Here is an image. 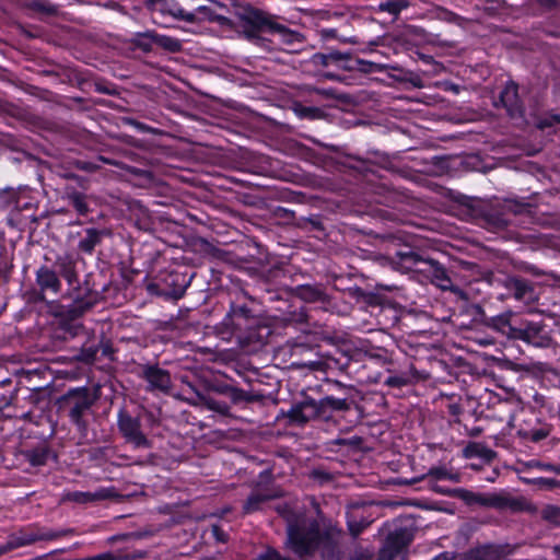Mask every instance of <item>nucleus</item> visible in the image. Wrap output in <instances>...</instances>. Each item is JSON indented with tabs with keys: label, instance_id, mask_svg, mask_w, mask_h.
<instances>
[{
	"label": "nucleus",
	"instance_id": "f257e3e1",
	"mask_svg": "<svg viewBox=\"0 0 560 560\" xmlns=\"http://www.w3.org/2000/svg\"><path fill=\"white\" fill-rule=\"evenodd\" d=\"M341 530L329 526L324 532L317 520L299 516L287 526L285 547L299 558L312 556L318 548L326 558L339 555Z\"/></svg>",
	"mask_w": 560,
	"mask_h": 560
},
{
	"label": "nucleus",
	"instance_id": "f03ea898",
	"mask_svg": "<svg viewBox=\"0 0 560 560\" xmlns=\"http://www.w3.org/2000/svg\"><path fill=\"white\" fill-rule=\"evenodd\" d=\"M351 404L345 398L326 396L319 400L304 395L303 399L291 405L290 409L281 410L278 418L288 420L289 425L304 427L312 421H331L334 411H348Z\"/></svg>",
	"mask_w": 560,
	"mask_h": 560
},
{
	"label": "nucleus",
	"instance_id": "7ed1b4c3",
	"mask_svg": "<svg viewBox=\"0 0 560 560\" xmlns=\"http://www.w3.org/2000/svg\"><path fill=\"white\" fill-rule=\"evenodd\" d=\"M236 32L253 43H258L262 38L261 33H270L275 24V15L257 9L250 4L241 7L235 12Z\"/></svg>",
	"mask_w": 560,
	"mask_h": 560
},
{
	"label": "nucleus",
	"instance_id": "20e7f679",
	"mask_svg": "<svg viewBox=\"0 0 560 560\" xmlns=\"http://www.w3.org/2000/svg\"><path fill=\"white\" fill-rule=\"evenodd\" d=\"M262 318L246 304L232 302L230 310L218 326L220 334H230L237 339L253 325L258 324Z\"/></svg>",
	"mask_w": 560,
	"mask_h": 560
},
{
	"label": "nucleus",
	"instance_id": "39448f33",
	"mask_svg": "<svg viewBox=\"0 0 560 560\" xmlns=\"http://www.w3.org/2000/svg\"><path fill=\"white\" fill-rule=\"evenodd\" d=\"M465 206L474 219L489 229L503 230L510 224V219L505 217L502 203L469 199Z\"/></svg>",
	"mask_w": 560,
	"mask_h": 560
},
{
	"label": "nucleus",
	"instance_id": "423d86ee",
	"mask_svg": "<svg viewBox=\"0 0 560 560\" xmlns=\"http://www.w3.org/2000/svg\"><path fill=\"white\" fill-rule=\"evenodd\" d=\"M514 339L538 348H548L552 343V337L546 324L526 319L518 323L516 330H514Z\"/></svg>",
	"mask_w": 560,
	"mask_h": 560
},
{
	"label": "nucleus",
	"instance_id": "0eeeda50",
	"mask_svg": "<svg viewBox=\"0 0 560 560\" xmlns=\"http://www.w3.org/2000/svg\"><path fill=\"white\" fill-rule=\"evenodd\" d=\"M421 273L430 278L431 282L443 291H451L462 300H468V294L454 284L446 268L438 260L429 258L427 266L421 267Z\"/></svg>",
	"mask_w": 560,
	"mask_h": 560
},
{
	"label": "nucleus",
	"instance_id": "6e6552de",
	"mask_svg": "<svg viewBox=\"0 0 560 560\" xmlns=\"http://www.w3.org/2000/svg\"><path fill=\"white\" fill-rule=\"evenodd\" d=\"M493 105L495 107L501 105L511 119H523L525 116V107L518 95V85L513 81L505 84Z\"/></svg>",
	"mask_w": 560,
	"mask_h": 560
},
{
	"label": "nucleus",
	"instance_id": "1a4fd4ad",
	"mask_svg": "<svg viewBox=\"0 0 560 560\" xmlns=\"http://www.w3.org/2000/svg\"><path fill=\"white\" fill-rule=\"evenodd\" d=\"M389 260L393 267L401 272H421V267L427 266L429 262V258H423L408 246L395 252L389 257Z\"/></svg>",
	"mask_w": 560,
	"mask_h": 560
},
{
	"label": "nucleus",
	"instance_id": "9d476101",
	"mask_svg": "<svg viewBox=\"0 0 560 560\" xmlns=\"http://www.w3.org/2000/svg\"><path fill=\"white\" fill-rule=\"evenodd\" d=\"M271 334V327L262 319L243 332L236 340L243 349L257 351L267 343Z\"/></svg>",
	"mask_w": 560,
	"mask_h": 560
},
{
	"label": "nucleus",
	"instance_id": "9b49d317",
	"mask_svg": "<svg viewBox=\"0 0 560 560\" xmlns=\"http://www.w3.org/2000/svg\"><path fill=\"white\" fill-rule=\"evenodd\" d=\"M310 62L315 67L335 66L343 71H354L352 66V54L350 51H339L336 49H327L325 52L314 54Z\"/></svg>",
	"mask_w": 560,
	"mask_h": 560
},
{
	"label": "nucleus",
	"instance_id": "f8f14e48",
	"mask_svg": "<svg viewBox=\"0 0 560 560\" xmlns=\"http://www.w3.org/2000/svg\"><path fill=\"white\" fill-rule=\"evenodd\" d=\"M413 540V533L407 527H399L390 532L385 540L384 548L381 550V560L388 555V560L406 549Z\"/></svg>",
	"mask_w": 560,
	"mask_h": 560
},
{
	"label": "nucleus",
	"instance_id": "ddd939ff",
	"mask_svg": "<svg viewBox=\"0 0 560 560\" xmlns=\"http://www.w3.org/2000/svg\"><path fill=\"white\" fill-rule=\"evenodd\" d=\"M118 428L126 441L133 447H149V441L140 430L139 420L120 411L118 415Z\"/></svg>",
	"mask_w": 560,
	"mask_h": 560
},
{
	"label": "nucleus",
	"instance_id": "4468645a",
	"mask_svg": "<svg viewBox=\"0 0 560 560\" xmlns=\"http://www.w3.org/2000/svg\"><path fill=\"white\" fill-rule=\"evenodd\" d=\"M183 243H179L177 241V248L178 247H187L194 253L201 254L203 256L218 259V260H226L229 253L224 249L213 245L212 243L208 242L206 238L202 237H188V236H182Z\"/></svg>",
	"mask_w": 560,
	"mask_h": 560
},
{
	"label": "nucleus",
	"instance_id": "2eb2a0df",
	"mask_svg": "<svg viewBox=\"0 0 560 560\" xmlns=\"http://www.w3.org/2000/svg\"><path fill=\"white\" fill-rule=\"evenodd\" d=\"M502 284L517 301L529 303L535 299L534 287L524 278L508 276L502 280Z\"/></svg>",
	"mask_w": 560,
	"mask_h": 560
},
{
	"label": "nucleus",
	"instance_id": "dca6fc26",
	"mask_svg": "<svg viewBox=\"0 0 560 560\" xmlns=\"http://www.w3.org/2000/svg\"><path fill=\"white\" fill-rule=\"evenodd\" d=\"M196 306L186 304L179 305L177 313V338L198 337L200 335V324L195 320V316H189L196 310Z\"/></svg>",
	"mask_w": 560,
	"mask_h": 560
},
{
	"label": "nucleus",
	"instance_id": "f3484780",
	"mask_svg": "<svg viewBox=\"0 0 560 560\" xmlns=\"http://www.w3.org/2000/svg\"><path fill=\"white\" fill-rule=\"evenodd\" d=\"M277 495L272 493L271 491L265 489L261 490L259 488L254 489L250 494L247 497V499L244 501L242 511L243 514H252L257 511H260L262 505L275 499Z\"/></svg>",
	"mask_w": 560,
	"mask_h": 560
},
{
	"label": "nucleus",
	"instance_id": "a211bd4d",
	"mask_svg": "<svg viewBox=\"0 0 560 560\" xmlns=\"http://www.w3.org/2000/svg\"><path fill=\"white\" fill-rule=\"evenodd\" d=\"M180 381L179 390H177V399L198 405L205 399L197 384L188 380L187 375L177 376Z\"/></svg>",
	"mask_w": 560,
	"mask_h": 560
},
{
	"label": "nucleus",
	"instance_id": "6ab92c4d",
	"mask_svg": "<svg viewBox=\"0 0 560 560\" xmlns=\"http://www.w3.org/2000/svg\"><path fill=\"white\" fill-rule=\"evenodd\" d=\"M294 294L296 298L301 299L306 303H326L328 302V295L325 292V289L320 284L312 285V284H302L298 285L294 289Z\"/></svg>",
	"mask_w": 560,
	"mask_h": 560
},
{
	"label": "nucleus",
	"instance_id": "aec40b11",
	"mask_svg": "<svg viewBox=\"0 0 560 560\" xmlns=\"http://www.w3.org/2000/svg\"><path fill=\"white\" fill-rule=\"evenodd\" d=\"M36 282L42 291H51L57 294L61 290V282L54 270L40 267L36 272Z\"/></svg>",
	"mask_w": 560,
	"mask_h": 560
},
{
	"label": "nucleus",
	"instance_id": "412c9836",
	"mask_svg": "<svg viewBox=\"0 0 560 560\" xmlns=\"http://www.w3.org/2000/svg\"><path fill=\"white\" fill-rule=\"evenodd\" d=\"M485 324L501 332L502 335L508 336L509 338L514 339V330H516L517 325H513L511 323V313H504L492 317H487L483 319Z\"/></svg>",
	"mask_w": 560,
	"mask_h": 560
},
{
	"label": "nucleus",
	"instance_id": "4be33fe9",
	"mask_svg": "<svg viewBox=\"0 0 560 560\" xmlns=\"http://www.w3.org/2000/svg\"><path fill=\"white\" fill-rule=\"evenodd\" d=\"M489 508L498 510L522 511L524 502L502 493H489Z\"/></svg>",
	"mask_w": 560,
	"mask_h": 560
},
{
	"label": "nucleus",
	"instance_id": "5701e85b",
	"mask_svg": "<svg viewBox=\"0 0 560 560\" xmlns=\"http://www.w3.org/2000/svg\"><path fill=\"white\" fill-rule=\"evenodd\" d=\"M463 456L465 458L480 457L486 463H491L497 457V453L482 443L469 442L463 450Z\"/></svg>",
	"mask_w": 560,
	"mask_h": 560
},
{
	"label": "nucleus",
	"instance_id": "b1692460",
	"mask_svg": "<svg viewBox=\"0 0 560 560\" xmlns=\"http://www.w3.org/2000/svg\"><path fill=\"white\" fill-rule=\"evenodd\" d=\"M180 267L182 266L177 261V301L184 296L186 290L191 283V280L196 276V271L192 268L184 265L183 267L185 270L182 271L179 270Z\"/></svg>",
	"mask_w": 560,
	"mask_h": 560
},
{
	"label": "nucleus",
	"instance_id": "393cba45",
	"mask_svg": "<svg viewBox=\"0 0 560 560\" xmlns=\"http://www.w3.org/2000/svg\"><path fill=\"white\" fill-rule=\"evenodd\" d=\"M177 527H179V530L177 529V540L179 539L180 534L183 535V542L184 545H188L190 541L196 540V532H197V524L190 518H177Z\"/></svg>",
	"mask_w": 560,
	"mask_h": 560
},
{
	"label": "nucleus",
	"instance_id": "a878e982",
	"mask_svg": "<svg viewBox=\"0 0 560 560\" xmlns=\"http://www.w3.org/2000/svg\"><path fill=\"white\" fill-rule=\"evenodd\" d=\"M147 380L149 384L158 389H166L170 386V375L161 369L150 368L147 371Z\"/></svg>",
	"mask_w": 560,
	"mask_h": 560
},
{
	"label": "nucleus",
	"instance_id": "bb28decb",
	"mask_svg": "<svg viewBox=\"0 0 560 560\" xmlns=\"http://www.w3.org/2000/svg\"><path fill=\"white\" fill-rule=\"evenodd\" d=\"M229 397L235 405L241 402H258L264 399V395L260 393L245 392L241 388L234 387L229 389Z\"/></svg>",
	"mask_w": 560,
	"mask_h": 560
},
{
	"label": "nucleus",
	"instance_id": "cd10ccee",
	"mask_svg": "<svg viewBox=\"0 0 560 560\" xmlns=\"http://www.w3.org/2000/svg\"><path fill=\"white\" fill-rule=\"evenodd\" d=\"M455 498L464 500L468 504H478L489 508V494L475 493L466 489H454Z\"/></svg>",
	"mask_w": 560,
	"mask_h": 560
},
{
	"label": "nucleus",
	"instance_id": "c85d7f7f",
	"mask_svg": "<svg viewBox=\"0 0 560 560\" xmlns=\"http://www.w3.org/2000/svg\"><path fill=\"white\" fill-rule=\"evenodd\" d=\"M427 477L432 478L434 480H450L452 482L460 481V474L452 472L446 467H432L429 469Z\"/></svg>",
	"mask_w": 560,
	"mask_h": 560
},
{
	"label": "nucleus",
	"instance_id": "c756f323",
	"mask_svg": "<svg viewBox=\"0 0 560 560\" xmlns=\"http://www.w3.org/2000/svg\"><path fill=\"white\" fill-rule=\"evenodd\" d=\"M352 296L358 301L363 302L368 306H380L382 304V296L374 292H368L357 287L352 291Z\"/></svg>",
	"mask_w": 560,
	"mask_h": 560
},
{
	"label": "nucleus",
	"instance_id": "7c9ffc66",
	"mask_svg": "<svg viewBox=\"0 0 560 560\" xmlns=\"http://www.w3.org/2000/svg\"><path fill=\"white\" fill-rule=\"evenodd\" d=\"M271 34H279L282 40L287 44H292L296 40H301V35L298 32L291 31L285 25L275 22L272 25Z\"/></svg>",
	"mask_w": 560,
	"mask_h": 560
},
{
	"label": "nucleus",
	"instance_id": "2f4dec72",
	"mask_svg": "<svg viewBox=\"0 0 560 560\" xmlns=\"http://www.w3.org/2000/svg\"><path fill=\"white\" fill-rule=\"evenodd\" d=\"M109 497V492L107 490H98L95 492H74L71 494V499L77 502H90V501H97L103 500Z\"/></svg>",
	"mask_w": 560,
	"mask_h": 560
},
{
	"label": "nucleus",
	"instance_id": "473e14b6",
	"mask_svg": "<svg viewBox=\"0 0 560 560\" xmlns=\"http://www.w3.org/2000/svg\"><path fill=\"white\" fill-rule=\"evenodd\" d=\"M180 196H182V192H180L179 188L177 187V225H184L185 226V225H187V221H190V222H195V221L201 222V220H199L196 214L191 213L186 208H184V207H182L179 205V203L183 202L180 200Z\"/></svg>",
	"mask_w": 560,
	"mask_h": 560
},
{
	"label": "nucleus",
	"instance_id": "72a5a7b5",
	"mask_svg": "<svg viewBox=\"0 0 560 560\" xmlns=\"http://www.w3.org/2000/svg\"><path fill=\"white\" fill-rule=\"evenodd\" d=\"M100 242V233L94 229H89L86 231V236L80 241L79 247L80 249L91 253L95 245Z\"/></svg>",
	"mask_w": 560,
	"mask_h": 560
},
{
	"label": "nucleus",
	"instance_id": "f704fd0d",
	"mask_svg": "<svg viewBox=\"0 0 560 560\" xmlns=\"http://www.w3.org/2000/svg\"><path fill=\"white\" fill-rule=\"evenodd\" d=\"M407 0H389L386 2H382L378 5L380 11L388 12L393 15H398L401 10L406 9L408 7Z\"/></svg>",
	"mask_w": 560,
	"mask_h": 560
},
{
	"label": "nucleus",
	"instance_id": "c9c22d12",
	"mask_svg": "<svg viewBox=\"0 0 560 560\" xmlns=\"http://www.w3.org/2000/svg\"><path fill=\"white\" fill-rule=\"evenodd\" d=\"M206 7L199 5L195 11L187 12L184 9H177V20H184L189 23H196L201 20L200 14H206Z\"/></svg>",
	"mask_w": 560,
	"mask_h": 560
},
{
	"label": "nucleus",
	"instance_id": "e433bc0d",
	"mask_svg": "<svg viewBox=\"0 0 560 560\" xmlns=\"http://www.w3.org/2000/svg\"><path fill=\"white\" fill-rule=\"evenodd\" d=\"M362 443H363V439L358 435H354L351 438H338V439L331 440L329 442V444L332 446H346L351 450L359 448L362 445Z\"/></svg>",
	"mask_w": 560,
	"mask_h": 560
},
{
	"label": "nucleus",
	"instance_id": "4c0bfd02",
	"mask_svg": "<svg viewBox=\"0 0 560 560\" xmlns=\"http://www.w3.org/2000/svg\"><path fill=\"white\" fill-rule=\"evenodd\" d=\"M370 524L371 522L363 517L361 520L349 518L347 522L349 533L353 538H357Z\"/></svg>",
	"mask_w": 560,
	"mask_h": 560
},
{
	"label": "nucleus",
	"instance_id": "58836bf2",
	"mask_svg": "<svg viewBox=\"0 0 560 560\" xmlns=\"http://www.w3.org/2000/svg\"><path fill=\"white\" fill-rule=\"evenodd\" d=\"M502 207L505 212V217L509 218L510 214L517 215L524 213L528 205L511 199L502 202Z\"/></svg>",
	"mask_w": 560,
	"mask_h": 560
},
{
	"label": "nucleus",
	"instance_id": "ea45409f",
	"mask_svg": "<svg viewBox=\"0 0 560 560\" xmlns=\"http://www.w3.org/2000/svg\"><path fill=\"white\" fill-rule=\"evenodd\" d=\"M295 113L301 118L318 119L323 117V110L314 106H302L295 107Z\"/></svg>",
	"mask_w": 560,
	"mask_h": 560
},
{
	"label": "nucleus",
	"instance_id": "a19ab883",
	"mask_svg": "<svg viewBox=\"0 0 560 560\" xmlns=\"http://www.w3.org/2000/svg\"><path fill=\"white\" fill-rule=\"evenodd\" d=\"M200 404L206 405L210 410L217 411L221 415H228L230 410V407L225 402L211 397L205 396V399H202Z\"/></svg>",
	"mask_w": 560,
	"mask_h": 560
},
{
	"label": "nucleus",
	"instance_id": "79ce46f5",
	"mask_svg": "<svg viewBox=\"0 0 560 560\" xmlns=\"http://www.w3.org/2000/svg\"><path fill=\"white\" fill-rule=\"evenodd\" d=\"M352 66L355 67L354 71H361L363 73H370L378 69V65L363 59H352Z\"/></svg>",
	"mask_w": 560,
	"mask_h": 560
},
{
	"label": "nucleus",
	"instance_id": "37998d69",
	"mask_svg": "<svg viewBox=\"0 0 560 560\" xmlns=\"http://www.w3.org/2000/svg\"><path fill=\"white\" fill-rule=\"evenodd\" d=\"M462 560H495L490 552L477 549L465 553Z\"/></svg>",
	"mask_w": 560,
	"mask_h": 560
},
{
	"label": "nucleus",
	"instance_id": "c03bdc74",
	"mask_svg": "<svg viewBox=\"0 0 560 560\" xmlns=\"http://www.w3.org/2000/svg\"><path fill=\"white\" fill-rule=\"evenodd\" d=\"M73 208L80 213L85 214L89 211L84 197L81 194H73L70 196Z\"/></svg>",
	"mask_w": 560,
	"mask_h": 560
},
{
	"label": "nucleus",
	"instance_id": "a18cd8bd",
	"mask_svg": "<svg viewBox=\"0 0 560 560\" xmlns=\"http://www.w3.org/2000/svg\"><path fill=\"white\" fill-rule=\"evenodd\" d=\"M526 466L529 468H539V469H544V470L553 471V472L560 475V465H553L550 463H542V462L533 459V460H529L526 464Z\"/></svg>",
	"mask_w": 560,
	"mask_h": 560
},
{
	"label": "nucleus",
	"instance_id": "49530a36",
	"mask_svg": "<svg viewBox=\"0 0 560 560\" xmlns=\"http://www.w3.org/2000/svg\"><path fill=\"white\" fill-rule=\"evenodd\" d=\"M385 385L394 388H401L409 384V378L404 375H393L385 380Z\"/></svg>",
	"mask_w": 560,
	"mask_h": 560
},
{
	"label": "nucleus",
	"instance_id": "de8ad7c7",
	"mask_svg": "<svg viewBox=\"0 0 560 560\" xmlns=\"http://www.w3.org/2000/svg\"><path fill=\"white\" fill-rule=\"evenodd\" d=\"M289 322L294 324H308L310 318L305 308H301L299 312L291 314Z\"/></svg>",
	"mask_w": 560,
	"mask_h": 560
},
{
	"label": "nucleus",
	"instance_id": "09e8293b",
	"mask_svg": "<svg viewBox=\"0 0 560 560\" xmlns=\"http://www.w3.org/2000/svg\"><path fill=\"white\" fill-rule=\"evenodd\" d=\"M545 516H546L547 520H549L553 524L560 526V508H558V506H549L546 510Z\"/></svg>",
	"mask_w": 560,
	"mask_h": 560
},
{
	"label": "nucleus",
	"instance_id": "8fccbe9b",
	"mask_svg": "<svg viewBox=\"0 0 560 560\" xmlns=\"http://www.w3.org/2000/svg\"><path fill=\"white\" fill-rule=\"evenodd\" d=\"M549 434H550V430L546 429V428L532 430L529 432V440L532 442L537 443V442H540L541 440L546 439Z\"/></svg>",
	"mask_w": 560,
	"mask_h": 560
},
{
	"label": "nucleus",
	"instance_id": "3c124183",
	"mask_svg": "<svg viewBox=\"0 0 560 560\" xmlns=\"http://www.w3.org/2000/svg\"><path fill=\"white\" fill-rule=\"evenodd\" d=\"M429 488L431 490H433L434 492H436V493L444 494V495H450V497H455L454 489L453 490L445 489V488L439 486L435 480H431V479L429 480Z\"/></svg>",
	"mask_w": 560,
	"mask_h": 560
},
{
	"label": "nucleus",
	"instance_id": "603ef678",
	"mask_svg": "<svg viewBox=\"0 0 560 560\" xmlns=\"http://www.w3.org/2000/svg\"><path fill=\"white\" fill-rule=\"evenodd\" d=\"M211 533L213 537L220 542H226L229 539L228 534L219 525H212Z\"/></svg>",
	"mask_w": 560,
	"mask_h": 560
},
{
	"label": "nucleus",
	"instance_id": "864d4df0",
	"mask_svg": "<svg viewBox=\"0 0 560 560\" xmlns=\"http://www.w3.org/2000/svg\"><path fill=\"white\" fill-rule=\"evenodd\" d=\"M210 19L213 21H217L222 26H226V27L236 30V22L232 21L231 19H229L226 16L217 14V15L211 16Z\"/></svg>",
	"mask_w": 560,
	"mask_h": 560
},
{
	"label": "nucleus",
	"instance_id": "5fc2aeb1",
	"mask_svg": "<svg viewBox=\"0 0 560 560\" xmlns=\"http://www.w3.org/2000/svg\"><path fill=\"white\" fill-rule=\"evenodd\" d=\"M312 477L320 482H329L332 479L329 472L319 469H314L312 471Z\"/></svg>",
	"mask_w": 560,
	"mask_h": 560
},
{
	"label": "nucleus",
	"instance_id": "6e6d98bb",
	"mask_svg": "<svg viewBox=\"0 0 560 560\" xmlns=\"http://www.w3.org/2000/svg\"><path fill=\"white\" fill-rule=\"evenodd\" d=\"M536 483L540 485L542 487H546L548 489H552V488H556L558 480L551 479V478H539V479H537Z\"/></svg>",
	"mask_w": 560,
	"mask_h": 560
},
{
	"label": "nucleus",
	"instance_id": "4d7b16f0",
	"mask_svg": "<svg viewBox=\"0 0 560 560\" xmlns=\"http://www.w3.org/2000/svg\"><path fill=\"white\" fill-rule=\"evenodd\" d=\"M559 0H537V2L547 9H552L558 4Z\"/></svg>",
	"mask_w": 560,
	"mask_h": 560
},
{
	"label": "nucleus",
	"instance_id": "13d9d810",
	"mask_svg": "<svg viewBox=\"0 0 560 560\" xmlns=\"http://www.w3.org/2000/svg\"><path fill=\"white\" fill-rule=\"evenodd\" d=\"M232 388H233L232 385L224 384V385L217 386L215 389H217L218 393L229 397V393L228 392H229V389H232Z\"/></svg>",
	"mask_w": 560,
	"mask_h": 560
},
{
	"label": "nucleus",
	"instance_id": "bf43d9fd",
	"mask_svg": "<svg viewBox=\"0 0 560 560\" xmlns=\"http://www.w3.org/2000/svg\"><path fill=\"white\" fill-rule=\"evenodd\" d=\"M432 560H454V557L450 552H442L434 557Z\"/></svg>",
	"mask_w": 560,
	"mask_h": 560
},
{
	"label": "nucleus",
	"instance_id": "052dcab7",
	"mask_svg": "<svg viewBox=\"0 0 560 560\" xmlns=\"http://www.w3.org/2000/svg\"><path fill=\"white\" fill-rule=\"evenodd\" d=\"M450 413L453 416H458L462 412V408L457 404H453L448 406Z\"/></svg>",
	"mask_w": 560,
	"mask_h": 560
},
{
	"label": "nucleus",
	"instance_id": "680f3d73",
	"mask_svg": "<svg viewBox=\"0 0 560 560\" xmlns=\"http://www.w3.org/2000/svg\"><path fill=\"white\" fill-rule=\"evenodd\" d=\"M462 18L453 12H447L446 13V16H445V20H447L448 22H454V23H457Z\"/></svg>",
	"mask_w": 560,
	"mask_h": 560
},
{
	"label": "nucleus",
	"instance_id": "e2e57ef3",
	"mask_svg": "<svg viewBox=\"0 0 560 560\" xmlns=\"http://www.w3.org/2000/svg\"><path fill=\"white\" fill-rule=\"evenodd\" d=\"M323 77L325 79H328V80H331V81H340L341 80L340 75H338V74H336L334 72H325L323 74Z\"/></svg>",
	"mask_w": 560,
	"mask_h": 560
},
{
	"label": "nucleus",
	"instance_id": "0e129e2a",
	"mask_svg": "<svg viewBox=\"0 0 560 560\" xmlns=\"http://www.w3.org/2000/svg\"><path fill=\"white\" fill-rule=\"evenodd\" d=\"M179 182H183V183H191V179H190V178H188L187 176H184V175H182V174L177 173V184H178Z\"/></svg>",
	"mask_w": 560,
	"mask_h": 560
},
{
	"label": "nucleus",
	"instance_id": "69168bd1",
	"mask_svg": "<svg viewBox=\"0 0 560 560\" xmlns=\"http://www.w3.org/2000/svg\"><path fill=\"white\" fill-rule=\"evenodd\" d=\"M553 553L557 556L556 560H560V545H556L552 547Z\"/></svg>",
	"mask_w": 560,
	"mask_h": 560
},
{
	"label": "nucleus",
	"instance_id": "338daca9",
	"mask_svg": "<svg viewBox=\"0 0 560 560\" xmlns=\"http://www.w3.org/2000/svg\"><path fill=\"white\" fill-rule=\"evenodd\" d=\"M481 429L480 428H474L471 431H470V436H478L480 433H481Z\"/></svg>",
	"mask_w": 560,
	"mask_h": 560
},
{
	"label": "nucleus",
	"instance_id": "774afa93",
	"mask_svg": "<svg viewBox=\"0 0 560 560\" xmlns=\"http://www.w3.org/2000/svg\"><path fill=\"white\" fill-rule=\"evenodd\" d=\"M242 295L246 299H249L252 302H255V299L248 295L246 292H243Z\"/></svg>",
	"mask_w": 560,
	"mask_h": 560
}]
</instances>
